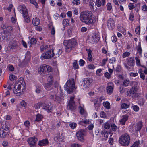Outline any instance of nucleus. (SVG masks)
<instances>
[{
    "instance_id": "obj_1",
    "label": "nucleus",
    "mask_w": 147,
    "mask_h": 147,
    "mask_svg": "<svg viewBox=\"0 0 147 147\" xmlns=\"http://www.w3.org/2000/svg\"><path fill=\"white\" fill-rule=\"evenodd\" d=\"M92 13L90 11H86L81 13L80 19L84 23L87 25H90L93 23V20L92 18Z\"/></svg>"
},
{
    "instance_id": "obj_2",
    "label": "nucleus",
    "mask_w": 147,
    "mask_h": 147,
    "mask_svg": "<svg viewBox=\"0 0 147 147\" xmlns=\"http://www.w3.org/2000/svg\"><path fill=\"white\" fill-rule=\"evenodd\" d=\"M63 44L66 47V52H69L78 45L77 41L74 39L66 40L64 41Z\"/></svg>"
},
{
    "instance_id": "obj_3",
    "label": "nucleus",
    "mask_w": 147,
    "mask_h": 147,
    "mask_svg": "<svg viewBox=\"0 0 147 147\" xmlns=\"http://www.w3.org/2000/svg\"><path fill=\"white\" fill-rule=\"evenodd\" d=\"M24 83L22 80V82L19 81L14 84L13 91L14 94H16L17 96L21 94L23 92V89L24 87Z\"/></svg>"
},
{
    "instance_id": "obj_4",
    "label": "nucleus",
    "mask_w": 147,
    "mask_h": 147,
    "mask_svg": "<svg viewBox=\"0 0 147 147\" xmlns=\"http://www.w3.org/2000/svg\"><path fill=\"white\" fill-rule=\"evenodd\" d=\"M130 141L129 135L127 133H125L120 136L119 138V143L122 146H128Z\"/></svg>"
},
{
    "instance_id": "obj_5",
    "label": "nucleus",
    "mask_w": 147,
    "mask_h": 147,
    "mask_svg": "<svg viewBox=\"0 0 147 147\" xmlns=\"http://www.w3.org/2000/svg\"><path fill=\"white\" fill-rule=\"evenodd\" d=\"M64 88L68 93H72L74 90L76 88L74 79H71L68 80L64 86Z\"/></svg>"
},
{
    "instance_id": "obj_6",
    "label": "nucleus",
    "mask_w": 147,
    "mask_h": 147,
    "mask_svg": "<svg viewBox=\"0 0 147 147\" xmlns=\"http://www.w3.org/2000/svg\"><path fill=\"white\" fill-rule=\"evenodd\" d=\"M9 134V129L7 124L5 121H3L1 124V128L0 129V137L3 138L7 136Z\"/></svg>"
},
{
    "instance_id": "obj_7",
    "label": "nucleus",
    "mask_w": 147,
    "mask_h": 147,
    "mask_svg": "<svg viewBox=\"0 0 147 147\" xmlns=\"http://www.w3.org/2000/svg\"><path fill=\"white\" fill-rule=\"evenodd\" d=\"M9 134V129L7 124L5 121H3L1 124V128L0 129V137L3 138L7 136Z\"/></svg>"
},
{
    "instance_id": "obj_8",
    "label": "nucleus",
    "mask_w": 147,
    "mask_h": 147,
    "mask_svg": "<svg viewBox=\"0 0 147 147\" xmlns=\"http://www.w3.org/2000/svg\"><path fill=\"white\" fill-rule=\"evenodd\" d=\"M1 26L3 30V36L7 38L9 37L11 35V32L13 30V28L4 24H2Z\"/></svg>"
},
{
    "instance_id": "obj_9",
    "label": "nucleus",
    "mask_w": 147,
    "mask_h": 147,
    "mask_svg": "<svg viewBox=\"0 0 147 147\" xmlns=\"http://www.w3.org/2000/svg\"><path fill=\"white\" fill-rule=\"evenodd\" d=\"M18 9L23 16L24 22L27 23L29 22L30 20L28 16V13L26 7L24 5H20L18 7Z\"/></svg>"
},
{
    "instance_id": "obj_10",
    "label": "nucleus",
    "mask_w": 147,
    "mask_h": 147,
    "mask_svg": "<svg viewBox=\"0 0 147 147\" xmlns=\"http://www.w3.org/2000/svg\"><path fill=\"white\" fill-rule=\"evenodd\" d=\"M54 55L53 49H49L45 53L42 54L40 57L41 59H47L53 57Z\"/></svg>"
},
{
    "instance_id": "obj_11",
    "label": "nucleus",
    "mask_w": 147,
    "mask_h": 147,
    "mask_svg": "<svg viewBox=\"0 0 147 147\" xmlns=\"http://www.w3.org/2000/svg\"><path fill=\"white\" fill-rule=\"evenodd\" d=\"M92 82V80L91 78H84L81 84L82 88L84 89L88 88Z\"/></svg>"
},
{
    "instance_id": "obj_12",
    "label": "nucleus",
    "mask_w": 147,
    "mask_h": 147,
    "mask_svg": "<svg viewBox=\"0 0 147 147\" xmlns=\"http://www.w3.org/2000/svg\"><path fill=\"white\" fill-rule=\"evenodd\" d=\"M127 64L125 63H124V64L125 67L128 70L130 69V68L128 66H133L134 64V57H130L126 59Z\"/></svg>"
},
{
    "instance_id": "obj_13",
    "label": "nucleus",
    "mask_w": 147,
    "mask_h": 147,
    "mask_svg": "<svg viewBox=\"0 0 147 147\" xmlns=\"http://www.w3.org/2000/svg\"><path fill=\"white\" fill-rule=\"evenodd\" d=\"M74 97L70 98V99L67 105V109L71 111H74L76 109L75 102L74 101Z\"/></svg>"
},
{
    "instance_id": "obj_14",
    "label": "nucleus",
    "mask_w": 147,
    "mask_h": 147,
    "mask_svg": "<svg viewBox=\"0 0 147 147\" xmlns=\"http://www.w3.org/2000/svg\"><path fill=\"white\" fill-rule=\"evenodd\" d=\"M53 106L49 102H45L43 103V109L48 112H51L52 111Z\"/></svg>"
},
{
    "instance_id": "obj_15",
    "label": "nucleus",
    "mask_w": 147,
    "mask_h": 147,
    "mask_svg": "<svg viewBox=\"0 0 147 147\" xmlns=\"http://www.w3.org/2000/svg\"><path fill=\"white\" fill-rule=\"evenodd\" d=\"M85 135V132L83 129H81L76 133V136L79 140L83 141Z\"/></svg>"
},
{
    "instance_id": "obj_16",
    "label": "nucleus",
    "mask_w": 147,
    "mask_h": 147,
    "mask_svg": "<svg viewBox=\"0 0 147 147\" xmlns=\"http://www.w3.org/2000/svg\"><path fill=\"white\" fill-rule=\"evenodd\" d=\"M37 141V139L34 137L29 138L27 140V141L31 147H36V142Z\"/></svg>"
},
{
    "instance_id": "obj_17",
    "label": "nucleus",
    "mask_w": 147,
    "mask_h": 147,
    "mask_svg": "<svg viewBox=\"0 0 147 147\" xmlns=\"http://www.w3.org/2000/svg\"><path fill=\"white\" fill-rule=\"evenodd\" d=\"M63 94L62 92L60 93V95L59 96H57L56 95L51 94L50 98L51 99H53L54 101H57L58 103H59L63 99Z\"/></svg>"
},
{
    "instance_id": "obj_18",
    "label": "nucleus",
    "mask_w": 147,
    "mask_h": 147,
    "mask_svg": "<svg viewBox=\"0 0 147 147\" xmlns=\"http://www.w3.org/2000/svg\"><path fill=\"white\" fill-rule=\"evenodd\" d=\"M52 68L51 67H49L46 65H43L42 66H41L38 69V71L40 72L45 73L47 71L50 72Z\"/></svg>"
},
{
    "instance_id": "obj_19",
    "label": "nucleus",
    "mask_w": 147,
    "mask_h": 147,
    "mask_svg": "<svg viewBox=\"0 0 147 147\" xmlns=\"http://www.w3.org/2000/svg\"><path fill=\"white\" fill-rule=\"evenodd\" d=\"M114 85L112 82H109L107 84L106 87L107 92V94L110 95L113 92Z\"/></svg>"
},
{
    "instance_id": "obj_20",
    "label": "nucleus",
    "mask_w": 147,
    "mask_h": 147,
    "mask_svg": "<svg viewBox=\"0 0 147 147\" xmlns=\"http://www.w3.org/2000/svg\"><path fill=\"white\" fill-rule=\"evenodd\" d=\"M115 26V21L112 18L109 19L107 21V26L108 28L110 30H112Z\"/></svg>"
},
{
    "instance_id": "obj_21",
    "label": "nucleus",
    "mask_w": 147,
    "mask_h": 147,
    "mask_svg": "<svg viewBox=\"0 0 147 147\" xmlns=\"http://www.w3.org/2000/svg\"><path fill=\"white\" fill-rule=\"evenodd\" d=\"M53 49V46L51 45H44L40 46V49L41 51H47L49 49Z\"/></svg>"
},
{
    "instance_id": "obj_22",
    "label": "nucleus",
    "mask_w": 147,
    "mask_h": 147,
    "mask_svg": "<svg viewBox=\"0 0 147 147\" xmlns=\"http://www.w3.org/2000/svg\"><path fill=\"white\" fill-rule=\"evenodd\" d=\"M9 45V46L8 47L9 50H13V49H15L17 47V43L14 41L10 42Z\"/></svg>"
},
{
    "instance_id": "obj_23",
    "label": "nucleus",
    "mask_w": 147,
    "mask_h": 147,
    "mask_svg": "<svg viewBox=\"0 0 147 147\" xmlns=\"http://www.w3.org/2000/svg\"><path fill=\"white\" fill-rule=\"evenodd\" d=\"M128 116L127 115H123L121 117V119L120 121V123L123 125H124L125 122L128 120Z\"/></svg>"
},
{
    "instance_id": "obj_24",
    "label": "nucleus",
    "mask_w": 147,
    "mask_h": 147,
    "mask_svg": "<svg viewBox=\"0 0 147 147\" xmlns=\"http://www.w3.org/2000/svg\"><path fill=\"white\" fill-rule=\"evenodd\" d=\"M143 126L142 122V121H140L138 122L136 124V126L135 129V131H140L142 127Z\"/></svg>"
},
{
    "instance_id": "obj_25",
    "label": "nucleus",
    "mask_w": 147,
    "mask_h": 147,
    "mask_svg": "<svg viewBox=\"0 0 147 147\" xmlns=\"http://www.w3.org/2000/svg\"><path fill=\"white\" fill-rule=\"evenodd\" d=\"M48 144V140L47 139H43L41 141H40L38 144L40 146H42L47 145Z\"/></svg>"
},
{
    "instance_id": "obj_26",
    "label": "nucleus",
    "mask_w": 147,
    "mask_h": 147,
    "mask_svg": "<svg viewBox=\"0 0 147 147\" xmlns=\"http://www.w3.org/2000/svg\"><path fill=\"white\" fill-rule=\"evenodd\" d=\"M32 22L33 25L36 26L40 24V20L38 18L36 17L33 18Z\"/></svg>"
},
{
    "instance_id": "obj_27",
    "label": "nucleus",
    "mask_w": 147,
    "mask_h": 147,
    "mask_svg": "<svg viewBox=\"0 0 147 147\" xmlns=\"http://www.w3.org/2000/svg\"><path fill=\"white\" fill-rule=\"evenodd\" d=\"M89 120L85 119L83 120L82 119L79 122L78 124L81 125H84L85 124H89Z\"/></svg>"
},
{
    "instance_id": "obj_28",
    "label": "nucleus",
    "mask_w": 147,
    "mask_h": 147,
    "mask_svg": "<svg viewBox=\"0 0 147 147\" xmlns=\"http://www.w3.org/2000/svg\"><path fill=\"white\" fill-rule=\"evenodd\" d=\"M45 87L47 90H49L53 88V83L48 82L45 84Z\"/></svg>"
},
{
    "instance_id": "obj_29",
    "label": "nucleus",
    "mask_w": 147,
    "mask_h": 147,
    "mask_svg": "<svg viewBox=\"0 0 147 147\" xmlns=\"http://www.w3.org/2000/svg\"><path fill=\"white\" fill-rule=\"evenodd\" d=\"M137 86H136L133 87L129 92L131 94H135L137 92Z\"/></svg>"
},
{
    "instance_id": "obj_30",
    "label": "nucleus",
    "mask_w": 147,
    "mask_h": 147,
    "mask_svg": "<svg viewBox=\"0 0 147 147\" xmlns=\"http://www.w3.org/2000/svg\"><path fill=\"white\" fill-rule=\"evenodd\" d=\"M36 119L35 121L38 122L42 120L43 118V116L42 115L40 114H38L36 115Z\"/></svg>"
},
{
    "instance_id": "obj_31",
    "label": "nucleus",
    "mask_w": 147,
    "mask_h": 147,
    "mask_svg": "<svg viewBox=\"0 0 147 147\" xmlns=\"http://www.w3.org/2000/svg\"><path fill=\"white\" fill-rule=\"evenodd\" d=\"M101 134L102 136V141H105L107 139L108 136V133L105 132L103 134L102 133Z\"/></svg>"
},
{
    "instance_id": "obj_32",
    "label": "nucleus",
    "mask_w": 147,
    "mask_h": 147,
    "mask_svg": "<svg viewBox=\"0 0 147 147\" xmlns=\"http://www.w3.org/2000/svg\"><path fill=\"white\" fill-rule=\"evenodd\" d=\"M79 109L80 110V114L82 115H84L85 116H86L85 111L84 109L81 106L79 107Z\"/></svg>"
},
{
    "instance_id": "obj_33",
    "label": "nucleus",
    "mask_w": 147,
    "mask_h": 147,
    "mask_svg": "<svg viewBox=\"0 0 147 147\" xmlns=\"http://www.w3.org/2000/svg\"><path fill=\"white\" fill-rule=\"evenodd\" d=\"M92 51L90 50H89L88 53V59L90 62L92 61V56L91 54Z\"/></svg>"
},
{
    "instance_id": "obj_34",
    "label": "nucleus",
    "mask_w": 147,
    "mask_h": 147,
    "mask_svg": "<svg viewBox=\"0 0 147 147\" xmlns=\"http://www.w3.org/2000/svg\"><path fill=\"white\" fill-rule=\"evenodd\" d=\"M103 105L104 107L107 109H109L110 108V103L109 102L107 101L104 102L103 103Z\"/></svg>"
},
{
    "instance_id": "obj_35",
    "label": "nucleus",
    "mask_w": 147,
    "mask_h": 147,
    "mask_svg": "<svg viewBox=\"0 0 147 147\" xmlns=\"http://www.w3.org/2000/svg\"><path fill=\"white\" fill-rule=\"evenodd\" d=\"M103 126L106 129H108L110 127V123L109 121H107L104 124Z\"/></svg>"
},
{
    "instance_id": "obj_36",
    "label": "nucleus",
    "mask_w": 147,
    "mask_h": 147,
    "mask_svg": "<svg viewBox=\"0 0 147 147\" xmlns=\"http://www.w3.org/2000/svg\"><path fill=\"white\" fill-rule=\"evenodd\" d=\"M43 103L42 102H40L36 104L35 106L34 107L35 109H38L40 108V107L42 106L43 107Z\"/></svg>"
},
{
    "instance_id": "obj_37",
    "label": "nucleus",
    "mask_w": 147,
    "mask_h": 147,
    "mask_svg": "<svg viewBox=\"0 0 147 147\" xmlns=\"http://www.w3.org/2000/svg\"><path fill=\"white\" fill-rule=\"evenodd\" d=\"M68 22H69V21L67 19H64V20H63V21L62 24H63V25L64 26L63 27V28H64H64H65V26H67L69 25Z\"/></svg>"
},
{
    "instance_id": "obj_38",
    "label": "nucleus",
    "mask_w": 147,
    "mask_h": 147,
    "mask_svg": "<svg viewBox=\"0 0 147 147\" xmlns=\"http://www.w3.org/2000/svg\"><path fill=\"white\" fill-rule=\"evenodd\" d=\"M98 100V99L97 98L94 100V104L95 106V108L97 109H98V107L100 106V104L99 103H97V101Z\"/></svg>"
},
{
    "instance_id": "obj_39",
    "label": "nucleus",
    "mask_w": 147,
    "mask_h": 147,
    "mask_svg": "<svg viewBox=\"0 0 147 147\" xmlns=\"http://www.w3.org/2000/svg\"><path fill=\"white\" fill-rule=\"evenodd\" d=\"M130 104H127L125 103H123L121 105V107L122 109H126L129 107Z\"/></svg>"
},
{
    "instance_id": "obj_40",
    "label": "nucleus",
    "mask_w": 147,
    "mask_h": 147,
    "mask_svg": "<svg viewBox=\"0 0 147 147\" xmlns=\"http://www.w3.org/2000/svg\"><path fill=\"white\" fill-rule=\"evenodd\" d=\"M37 42L36 39L35 38L32 37L30 39V43L31 44L34 45Z\"/></svg>"
},
{
    "instance_id": "obj_41",
    "label": "nucleus",
    "mask_w": 147,
    "mask_h": 147,
    "mask_svg": "<svg viewBox=\"0 0 147 147\" xmlns=\"http://www.w3.org/2000/svg\"><path fill=\"white\" fill-rule=\"evenodd\" d=\"M135 59L136 61V63L137 65L138 66H140V59H139L138 57H135Z\"/></svg>"
},
{
    "instance_id": "obj_42",
    "label": "nucleus",
    "mask_w": 147,
    "mask_h": 147,
    "mask_svg": "<svg viewBox=\"0 0 147 147\" xmlns=\"http://www.w3.org/2000/svg\"><path fill=\"white\" fill-rule=\"evenodd\" d=\"M130 53L129 52H125L122 55V57L123 58L127 57L129 56Z\"/></svg>"
},
{
    "instance_id": "obj_43",
    "label": "nucleus",
    "mask_w": 147,
    "mask_h": 147,
    "mask_svg": "<svg viewBox=\"0 0 147 147\" xmlns=\"http://www.w3.org/2000/svg\"><path fill=\"white\" fill-rule=\"evenodd\" d=\"M42 87L41 86H38L36 87V92L37 93H40L42 91Z\"/></svg>"
},
{
    "instance_id": "obj_44",
    "label": "nucleus",
    "mask_w": 147,
    "mask_h": 147,
    "mask_svg": "<svg viewBox=\"0 0 147 147\" xmlns=\"http://www.w3.org/2000/svg\"><path fill=\"white\" fill-rule=\"evenodd\" d=\"M53 78L52 76L50 75L49 76L47 79L48 82L53 83Z\"/></svg>"
},
{
    "instance_id": "obj_45",
    "label": "nucleus",
    "mask_w": 147,
    "mask_h": 147,
    "mask_svg": "<svg viewBox=\"0 0 147 147\" xmlns=\"http://www.w3.org/2000/svg\"><path fill=\"white\" fill-rule=\"evenodd\" d=\"M30 1L31 3L35 5L36 8H37L38 7V5L35 0H30Z\"/></svg>"
},
{
    "instance_id": "obj_46",
    "label": "nucleus",
    "mask_w": 147,
    "mask_h": 147,
    "mask_svg": "<svg viewBox=\"0 0 147 147\" xmlns=\"http://www.w3.org/2000/svg\"><path fill=\"white\" fill-rule=\"evenodd\" d=\"M129 83V80H124L123 82V85L125 87L127 86H128Z\"/></svg>"
},
{
    "instance_id": "obj_47",
    "label": "nucleus",
    "mask_w": 147,
    "mask_h": 147,
    "mask_svg": "<svg viewBox=\"0 0 147 147\" xmlns=\"http://www.w3.org/2000/svg\"><path fill=\"white\" fill-rule=\"evenodd\" d=\"M69 126L71 129H74L76 127L77 124L74 123H72L69 124Z\"/></svg>"
},
{
    "instance_id": "obj_48",
    "label": "nucleus",
    "mask_w": 147,
    "mask_h": 147,
    "mask_svg": "<svg viewBox=\"0 0 147 147\" xmlns=\"http://www.w3.org/2000/svg\"><path fill=\"white\" fill-rule=\"evenodd\" d=\"M139 141H136L134 143L131 147H139Z\"/></svg>"
},
{
    "instance_id": "obj_49",
    "label": "nucleus",
    "mask_w": 147,
    "mask_h": 147,
    "mask_svg": "<svg viewBox=\"0 0 147 147\" xmlns=\"http://www.w3.org/2000/svg\"><path fill=\"white\" fill-rule=\"evenodd\" d=\"M95 4L97 7H99L101 6L102 3L100 0H96Z\"/></svg>"
},
{
    "instance_id": "obj_50",
    "label": "nucleus",
    "mask_w": 147,
    "mask_h": 147,
    "mask_svg": "<svg viewBox=\"0 0 147 147\" xmlns=\"http://www.w3.org/2000/svg\"><path fill=\"white\" fill-rule=\"evenodd\" d=\"M9 79L10 81H13L14 80L16 79V77L13 74H10L9 76Z\"/></svg>"
},
{
    "instance_id": "obj_51",
    "label": "nucleus",
    "mask_w": 147,
    "mask_h": 147,
    "mask_svg": "<svg viewBox=\"0 0 147 147\" xmlns=\"http://www.w3.org/2000/svg\"><path fill=\"white\" fill-rule=\"evenodd\" d=\"M7 68L9 70L11 71H13L14 69V67L11 65H9L7 67Z\"/></svg>"
},
{
    "instance_id": "obj_52",
    "label": "nucleus",
    "mask_w": 147,
    "mask_h": 147,
    "mask_svg": "<svg viewBox=\"0 0 147 147\" xmlns=\"http://www.w3.org/2000/svg\"><path fill=\"white\" fill-rule=\"evenodd\" d=\"M128 7L130 10H132L135 8L134 5L132 3H129L128 5Z\"/></svg>"
},
{
    "instance_id": "obj_53",
    "label": "nucleus",
    "mask_w": 147,
    "mask_h": 147,
    "mask_svg": "<svg viewBox=\"0 0 147 147\" xmlns=\"http://www.w3.org/2000/svg\"><path fill=\"white\" fill-rule=\"evenodd\" d=\"M117 29L120 32H122L125 30V28L121 26H118Z\"/></svg>"
},
{
    "instance_id": "obj_54",
    "label": "nucleus",
    "mask_w": 147,
    "mask_h": 147,
    "mask_svg": "<svg viewBox=\"0 0 147 147\" xmlns=\"http://www.w3.org/2000/svg\"><path fill=\"white\" fill-rule=\"evenodd\" d=\"M89 4L91 8H93L94 5V3L93 0H90V1Z\"/></svg>"
},
{
    "instance_id": "obj_55",
    "label": "nucleus",
    "mask_w": 147,
    "mask_h": 147,
    "mask_svg": "<svg viewBox=\"0 0 147 147\" xmlns=\"http://www.w3.org/2000/svg\"><path fill=\"white\" fill-rule=\"evenodd\" d=\"M134 14L132 13H130L129 17V20L131 21H133L134 20Z\"/></svg>"
},
{
    "instance_id": "obj_56",
    "label": "nucleus",
    "mask_w": 147,
    "mask_h": 147,
    "mask_svg": "<svg viewBox=\"0 0 147 147\" xmlns=\"http://www.w3.org/2000/svg\"><path fill=\"white\" fill-rule=\"evenodd\" d=\"M133 109L134 111L137 112L139 110V108L138 106L135 105L133 106Z\"/></svg>"
},
{
    "instance_id": "obj_57",
    "label": "nucleus",
    "mask_w": 147,
    "mask_h": 147,
    "mask_svg": "<svg viewBox=\"0 0 147 147\" xmlns=\"http://www.w3.org/2000/svg\"><path fill=\"white\" fill-rule=\"evenodd\" d=\"M135 31L136 34H139L140 33V27H137L135 29Z\"/></svg>"
},
{
    "instance_id": "obj_58",
    "label": "nucleus",
    "mask_w": 147,
    "mask_h": 147,
    "mask_svg": "<svg viewBox=\"0 0 147 147\" xmlns=\"http://www.w3.org/2000/svg\"><path fill=\"white\" fill-rule=\"evenodd\" d=\"M107 9L108 10H110L112 8L111 4L110 3H108L107 5Z\"/></svg>"
},
{
    "instance_id": "obj_59",
    "label": "nucleus",
    "mask_w": 147,
    "mask_h": 147,
    "mask_svg": "<svg viewBox=\"0 0 147 147\" xmlns=\"http://www.w3.org/2000/svg\"><path fill=\"white\" fill-rule=\"evenodd\" d=\"M111 75L109 73L107 72H105L104 74V76L107 79H108L110 78Z\"/></svg>"
},
{
    "instance_id": "obj_60",
    "label": "nucleus",
    "mask_w": 147,
    "mask_h": 147,
    "mask_svg": "<svg viewBox=\"0 0 147 147\" xmlns=\"http://www.w3.org/2000/svg\"><path fill=\"white\" fill-rule=\"evenodd\" d=\"M73 66L75 69H78V66L77 61L74 62L73 63Z\"/></svg>"
},
{
    "instance_id": "obj_61",
    "label": "nucleus",
    "mask_w": 147,
    "mask_h": 147,
    "mask_svg": "<svg viewBox=\"0 0 147 147\" xmlns=\"http://www.w3.org/2000/svg\"><path fill=\"white\" fill-rule=\"evenodd\" d=\"M80 2L79 0H74L73 1L72 3L74 5H77L80 4Z\"/></svg>"
},
{
    "instance_id": "obj_62",
    "label": "nucleus",
    "mask_w": 147,
    "mask_h": 147,
    "mask_svg": "<svg viewBox=\"0 0 147 147\" xmlns=\"http://www.w3.org/2000/svg\"><path fill=\"white\" fill-rule=\"evenodd\" d=\"M142 10L143 11H147V6L146 5L142 6Z\"/></svg>"
},
{
    "instance_id": "obj_63",
    "label": "nucleus",
    "mask_w": 147,
    "mask_h": 147,
    "mask_svg": "<svg viewBox=\"0 0 147 147\" xmlns=\"http://www.w3.org/2000/svg\"><path fill=\"white\" fill-rule=\"evenodd\" d=\"M24 125L27 127H28L30 125V122L28 121H26L24 123Z\"/></svg>"
},
{
    "instance_id": "obj_64",
    "label": "nucleus",
    "mask_w": 147,
    "mask_h": 147,
    "mask_svg": "<svg viewBox=\"0 0 147 147\" xmlns=\"http://www.w3.org/2000/svg\"><path fill=\"white\" fill-rule=\"evenodd\" d=\"M80 146L81 145L79 144L74 143L71 144V147H80Z\"/></svg>"
}]
</instances>
